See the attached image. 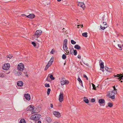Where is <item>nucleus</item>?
I'll list each match as a JSON object with an SVG mask.
<instances>
[{
  "instance_id": "obj_4",
  "label": "nucleus",
  "mask_w": 123,
  "mask_h": 123,
  "mask_svg": "<svg viewBox=\"0 0 123 123\" xmlns=\"http://www.w3.org/2000/svg\"><path fill=\"white\" fill-rule=\"evenodd\" d=\"M18 68L19 71H22L24 69V64L22 63H20L18 65Z\"/></svg>"
},
{
  "instance_id": "obj_44",
  "label": "nucleus",
  "mask_w": 123,
  "mask_h": 123,
  "mask_svg": "<svg viewBox=\"0 0 123 123\" xmlns=\"http://www.w3.org/2000/svg\"><path fill=\"white\" fill-rule=\"evenodd\" d=\"M73 50H74L73 48L72 49H71L70 51L71 54H73L72 53H73Z\"/></svg>"
},
{
  "instance_id": "obj_42",
  "label": "nucleus",
  "mask_w": 123,
  "mask_h": 123,
  "mask_svg": "<svg viewBox=\"0 0 123 123\" xmlns=\"http://www.w3.org/2000/svg\"><path fill=\"white\" fill-rule=\"evenodd\" d=\"M53 60H52V59H51L49 61V62L48 63H50H50H52L53 62Z\"/></svg>"
},
{
  "instance_id": "obj_64",
  "label": "nucleus",
  "mask_w": 123,
  "mask_h": 123,
  "mask_svg": "<svg viewBox=\"0 0 123 123\" xmlns=\"http://www.w3.org/2000/svg\"><path fill=\"white\" fill-rule=\"evenodd\" d=\"M80 26L79 25H77V26Z\"/></svg>"
},
{
  "instance_id": "obj_14",
  "label": "nucleus",
  "mask_w": 123,
  "mask_h": 123,
  "mask_svg": "<svg viewBox=\"0 0 123 123\" xmlns=\"http://www.w3.org/2000/svg\"><path fill=\"white\" fill-rule=\"evenodd\" d=\"M67 43H64L63 44V48L64 50L65 51H67V49L68 48L67 47Z\"/></svg>"
},
{
  "instance_id": "obj_11",
  "label": "nucleus",
  "mask_w": 123,
  "mask_h": 123,
  "mask_svg": "<svg viewBox=\"0 0 123 123\" xmlns=\"http://www.w3.org/2000/svg\"><path fill=\"white\" fill-rule=\"evenodd\" d=\"M34 109L33 106V105H30L26 109L27 111H31L33 110Z\"/></svg>"
},
{
  "instance_id": "obj_37",
  "label": "nucleus",
  "mask_w": 123,
  "mask_h": 123,
  "mask_svg": "<svg viewBox=\"0 0 123 123\" xmlns=\"http://www.w3.org/2000/svg\"><path fill=\"white\" fill-rule=\"evenodd\" d=\"M45 87H50L49 85L48 84H45Z\"/></svg>"
},
{
  "instance_id": "obj_54",
  "label": "nucleus",
  "mask_w": 123,
  "mask_h": 123,
  "mask_svg": "<svg viewBox=\"0 0 123 123\" xmlns=\"http://www.w3.org/2000/svg\"><path fill=\"white\" fill-rule=\"evenodd\" d=\"M80 26L81 28H82L83 27V25H80Z\"/></svg>"
},
{
  "instance_id": "obj_7",
  "label": "nucleus",
  "mask_w": 123,
  "mask_h": 123,
  "mask_svg": "<svg viewBox=\"0 0 123 123\" xmlns=\"http://www.w3.org/2000/svg\"><path fill=\"white\" fill-rule=\"evenodd\" d=\"M10 65L9 64H5L2 67L3 69L4 70H7L9 68Z\"/></svg>"
},
{
  "instance_id": "obj_39",
  "label": "nucleus",
  "mask_w": 123,
  "mask_h": 123,
  "mask_svg": "<svg viewBox=\"0 0 123 123\" xmlns=\"http://www.w3.org/2000/svg\"><path fill=\"white\" fill-rule=\"evenodd\" d=\"M31 43L35 47L36 46V44L35 42H32Z\"/></svg>"
},
{
  "instance_id": "obj_1",
  "label": "nucleus",
  "mask_w": 123,
  "mask_h": 123,
  "mask_svg": "<svg viewBox=\"0 0 123 123\" xmlns=\"http://www.w3.org/2000/svg\"><path fill=\"white\" fill-rule=\"evenodd\" d=\"M42 31L41 30H37L35 33V34L32 36L33 39L37 40V39L41 35Z\"/></svg>"
},
{
  "instance_id": "obj_9",
  "label": "nucleus",
  "mask_w": 123,
  "mask_h": 123,
  "mask_svg": "<svg viewBox=\"0 0 123 123\" xmlns=\"http://www.w3.org/2000/svg\"><path fill=\"white\" fill-rule=\"evenodd\" d=\"M24 96L25 97V98L27 100L29 101L30 100L31 98L30 94L28 93L25 94Z\"/></svg>"
},
{
  "instance_id": "obj_3",
  "label": "nucleus",
  "mask_w": 123,
  "mask_h": 123,
  "mask_svg": "<svg viewBox=\"0 0 123 123\" xmlns=\"http://www.w3.org/2000/svg\"><path fill=\"white\" fill-rule=\"evenodd\" d=\"M117 93V91L113 90L109 92L108 94L109 96V97L111 98V99H113L115 98V95Z\"/></svg>"
},
{
  "instance_id": "obj_40",
  "label": "nucleus",
  "mask_w": 123,
  "mask_h": 123,
  "mask_svg": "<svg viewBox=\"0 0 123 123\" xmlns=\"http://www.w3.org/2000/svg\"><path fill=\"white\" fill-rule=\"evenodd\" d=\"M67 43V39H65L63 43Z\"/></svg>"
},
{
  "instance_id": "obj_61",
  "label": "nucleus",
  "mask_w": 123,
  "mask_h": 123,
  "mask_svg": "<svg viewBox=\"0 0 123 123\" xmlns=\"http://www.w3.org/2000/svg\"><path fill=\"white\" fill-rule=\"evenodd\" d=\"M102 62V61L101 60H100L99 61V62Z\"/></svg>"
},
{
  "instance_id": "obj_25",
  "label": "nucleus",
  "mask_w": 123,
  "mask_h": 123,
  "mask_svg": "<svg viewBox=\"0 0 123 123\" xmlns=\"http://www.w3.org/2000/svg\"><path fill=\"white\" fill-rule=\"evenodd\" d=\"M87 32H85L82 34V35L83 36L85 37H87Z\"/></svg>"
},
{
  "instance_id": "obj_21",
  "label": "nucleus",
  "mask_w": 123,
  "mask_h": 123,
  "mask_svg": "<svg viewBox=\"0 0 123 123\" xmlns=\"http://www.w3.org/2000/svg\"><path fill=\"white\" fill-rule=\"evenodd\" d=\"M74 48L75 49L78 50H80L81 49V47L77 44L75 45L74 46Z\"/></svg>"
},
{
  "instance_id": "obj_55",
  "label": "nucleus",
  "mask_w": 123,
  "mask_h": 123,
  "mask_svg": "<svg viewBox=\"0 0 123 123\" xmlns=\"http://www.w3.org/2000/svg\"><path fill=\"white\" fill-rule=\"evenodd\" d=\"M25 76L26 77H28V75L27 74H27H26Z\"/></svg>"
},
{
  "instance_id": "obj_46",
  "label": "nucleus",
  "mask_w": 123,
  "mask_h": 123,
  "mask_svg": "<svg viewBox=\"0 0 123 123\" xmlns=\"http://www.w3.org/2000/svg\"><path fill=\"white\" fill-rule=\"evenodd\" d=\"M91 101L92 102H94L95 101V100L94 98H92L91 99Z\"/></svg>"
},
{
  "instance_id": "obj_6",
  "label": "nucleus",
  "mask_w": 123,
  "mask_h": 123,
  "mask_svg": "<svg viewBox=\"0 0 123 123\" xmlns=\"http://www.w3.org/2000/svg\"><path fill=\"white\" fill-rule=\"evenodd\" d=\"M63 92H60L59 96V100L60 102H62L63 100Z\"/></svg>"
},
{
  "instance_id": "obj_38",
  "label": "nucleus",
  "mask_w": 123,
  "mask_h": 123,
  "mask_svg": "<svg viewBox=\"0 0 123 123\" xmlns=\"http://www.w3.org/2000/svg\"><path fill=\"white\" fill-rule=\"evenodd\" d=\"M13 57V56L11 55H8L7 56V58H9V59H11L12 57Z\"/></svg>"
},
{
  "instance_id": "obj_52",
  "label": "nucleus",
  "mask_w": 123,
  "mask_h": 123,
  "mask_svg": "<svg viewBox=\"0 0 123 123\" xmlns=\"http://www.w3.org/2000/svg\"><path fill=\"white\" fill-rule=\"evenodd\" d=\"M53 49H52V50L50 52V53L52 54H53Z\"/></svg>"
},
{
  "instance_id": "obj_16",
  "label": "nucleus",
  "mask_w": 123,
  "mask_h": 123,
  "mask_svg": "<svg viewBox=\"0 0 123 123\" xmlns=\"http://www.w3.org/2000/svg\"><path fill=\"white\" fill-rule=\"evenodd\" d=\"M51 64L52 63H48L45 67L44 68V70L45 71L46 70Z\"/></svg>"
},
{
  "instance_id": "obj_19",
  "label": "nucleus",
  "mask_w": 123,
  "mask_h": 123,
  "mask_svg": "<svg viewBox=\"0 0 123 123\" xmlns=\"http://www.w3.org/2000/svg\"><path fill=\"white\" fill-rule=\"evenodd\" d=\"M78 80L79 81L80 84V85L83 87V83L82 82V81L80 79V78H78Z\"/></svg>"
},
{
  "instance_id": "obj_59",
  "label": "nucleus",
  "mask_w": 123,
  "mask_h": 123,
  "mask_svg": "<svg viewBox=\"0 0 123 123\" xmlns=\"http://www.w3.org/2000/svg\"><path fill=\"white\" fill-rule=\"evenodd\" d=\"M24 73L25 74H27V72H24Z\"/></svg>"
},
{
  "instance_id": "obj_51",
  "label": "nucleus",
  "mask_w": 123,
  "mask_h": 123,
  "mask_svg": "<svg viewBox=\"0 0 123 123\" xmlns=\"http://www.w3.org/2000/svg\"><path fill=\"white\" fill-rule=\"evenodd\" d=\"M78 58L80 59L81 58V56L80 55H78L77 56Z\"/></svg>"
},
{
  "instance_id": "obj_57",
  "label": "nucleus",
  "mask_w": 123,
  "mask_h": 123,
  "mask_svg": "<svg viewBox=\"0 0 123 123\" xmlns=\"http://www.w3.org/2000/svg\"><path fill=\"white\" fill-rule=\"evenodd\" d=\"M53 59H54V57H52L51 59L52 60H53Z\"/></svg>"
},
{
  "instance_id": "obj_56",
  "label": "nucleus",
  "mask_w": 123,
  "mask_h": 123,
  "mask_svg": "<svg viewBox=\"0 0 123 123\" xmlns=\"http://www.w3.org/2000/svg\"><path fill=\"white\" fill-rule=\"evenodd\" d=\"M54 123H60L57 121L55 122Z\"/></svg>"
},
{
  "instance_id": "obj_62",
  "label": "nucleus",
  "mask_w": 123,
  "mask_h": 123,
  "mask_svg": "<svg viewBox=\"0 0 123 123\" xmlns=\"http://www.w3.org/2000/svg\"><path fill=\"white\" fill-rule=\"evenodd\" d=\"M123 82V81H121V82Z\"/></svg>"
},
{
  "instance_id": "obj_23",
  "label": "nucleus",
  "mask_w": 123,
  "mask_h": 123,
  "mask_svg": "<svg viewBox=\"0 0 123 123\" xmlns=\"http://www.w3.org/2000/svg\"><path fill=\"white\" fill-rule=\"evenodd\" d=\"M48 76H49L50 78L52 80H54L55 79L54 77L53 76V75L51 74H49Z\"/></svg>"
},
{
  "instance_id": "obj_45",
  "label": "nucleus",
  "mask_w": 123,
  "mask_h": 123,
  "mask_svg": "<svg viewBox=\"0 0 123 123\" xmlns=\"http://www.w3.org/2000/svg\"><path fill=\"white\" fill-rule=\"evenodd\" d=\"M21 15L22 16H26V17H27V18H29V15H27V16H26V15H25V14H21Z\"/></svg>"
},
{
  "instance_id": "obj_18",
  "label": "nucleus",
  "mask_w": 123,
  "mask_h": 123,
  "mask_svg": "<svg viewBox=\"0 0 123 123\" xmlns=\"http://www.w3.org/2000/svg\"><path fill=\"white\" fill-rule=\"evenodd\" d=\"M15 74L16 75L19 76L22 74V73L19 71H16L15 72Z\"/></svg>"
},
{
  "instance_id": "obj_13",
  "label": "nucleus",
  "mask_w": 123,
  "mask_h": 123,
  "mask_svg": "<svg viewBox=\"0 0 123 123\" xmlns=\"http://www.w3.org/2000/svg\"><path fill=\"white\" fill-rule=\"evenodd\" d=\"M118 46L120 48L119 49L121 50L122 49V47L123 46V43L121 41L118 44Z\"/></svg>"
},
{
  "instance_id": "obj_10",
  "label": "nucleus",
  "mask_w": 123,
  "mask_h": 123,
  "mask_svg": "<svg viewBox=\"0 0 123 123\" xmlns=\"http://www.w3.org/2000/svg\"><path fill=\"white\" fill-rule=\"evenodd\" d=\"M53 113L55 116L59 118L61 117L60 114L59 112L56 111H54Z\"/></svg>"
},
{
  "instance_id": "obj_8",
  "label": "nucleus",
  "mask_w": 123,
  "mask_h": 123,
  "mask_svg": "<svg viewBox=\"0 0 123 123\" xmlns=\"http://www.w3.org/2000/svg\"><path fill=\"white\" fill-rule=\"evenodd\" d=\"M78 5L79 6H80L82 7L83 10L85 8V5L84 3L82 2H79L78 4Z\"/></svg>"
},
{
  "instance_id": "obj_35",
  "label": "nucleus",
  "mask_w": 123,
  "mask_h": 123,
  "mask_svg": "<svg viewBox=\"0 0 123 123\" xmlns=\"http://www.w3.org/2000/svg\"><path fill=\"white\" fill-rule=\"evenodd\" d=\"M122 75H121V76L120 77V78H118V79H119V80H121V79L123 80V74H122Z\"/></svg>"
},
{
  "instance_id": "obj_20",
  "label": "nucleus",
  "mask_w": 123,
  "mask_h": 123,
  "mask_svg": "<svg viewBox=\"0 0 123 123\" xmlns=\"http://www.w3.org/2000/svg\"><path fill=\"white\" fill-rule=\"evenodd\" d=\"M29 18L33 19L35 17V15L33 14H30L29 15Z\"/></svg>"
},
{
  "instance_id": "obj_36",
  "label": "nucleus",
  "mask_w": 123,
  "mask_h": 123,
  "mask_svg": "<svg viewBox=\"0 0 123 123\" xmlns=\"http://www.w3.org/2000/svg\"><path fill=\"white\" fill-rule=\"evenodd\" d=\"M103 25H104V26H107V27L108 26V25H107V23L106 22H103Z\"/></svg>"
},
{
  "instance_id": "obj_29",
  "label": "nucleus",
  "mask_w": 123,
  "mask_h": 123,
  "mask_svg": "<svg viewBox=\"0 0 123 123\" xmlns=\"http://www.w3.org/2000/svg\"><path fill=\"white\" fill-rule=\"evenodd\" d=\"M107 27V26H104V27L102 26L101 25H100V28L101 29L103 30H104L105 28Z\"/></svg>"
},
{
  "instance_id": "obj_63",
  "label": "nucleus",
  "mask_w": 123,
  "mask_h": 123,
  "mask_svg": "<svg viewBox=\"0 0 123 123\" xmlns=\"http://www.w3.org/2000/svg\"><path fill=\"white\" fill-rule=\"evenodd\" d=\"M68 53H69V51H68Z\"/></svg>"
},
{
  "instance_id": "obj_49",
  "label": "nucleus",
  "mask_w": 123,
  "mask_h": 123,
  "mask_svg": "<svg viewBox=\"0 0 123 123\" xmlns=\"http://www.w3.org/2000/svg\"><path fill=\"white\" fill-rule=\"evenodd\" d=\"M104 19H105V17H104V16L102 18V22H103V21L104 20Z\"/></svg>"
},
{
  "instance_id": "obj_33",
  "label": "nucleus",
  "mask_w": 123,
  "mask_h": 123,
  "mask_svg": "<svg viewBox=\"0 0 123 123\" xmlns=\"http://www.w3.org/2000/svg\"><path fill=\"white\" fill-rule=\"evenodd\" d=\"M73 51L74 55H76L77 54V52L76 50V49H74Z\"/></svg>"
},
{
  "instance_id": "obj_15",
  "label": "nucleus",
  "mask_w": 123,
  "mask_h": 123,
  "mask_svg": "<svg viewBox=\"0 0 123 123\" xmlns=\"http://www.w3.org/2000/svg\"><path fill=\"white\" fill-rule=\"evenodd\" d=\"M17 84L18 86H22L23 85V83L22 81H19L18 82Z\"/></svg>"
},
{
  "instance_id": "obj_53",
  "label": "nucleus",
  "mask_w": 123,
  "mask_h": 123,
  "mask_svg": "<svg viewBox=\"0 0 123 123\" xmlns=\"http://www.w3.org/2000/svg\"><path fill=\"white\" fill-rule=\"evenodd\" d=\"M38 123H41V122L40 121H38Z\"/></svg>"
},
{
  "instance_id": "obj_22",
  "label": "nucleus",
  "mask_w": 123,
  "mask_h": 123,
  "mask_svg": "<svg viewBox=\"0 0 123 123\" xmlns=\"http://www.w3.org/2000/svg\"><path fill=\"white\" fill-rule=\"evenodd\" d=\"M46 121L49 123L50 122L52 121V120L50 118L47 117L46 118Z\"/></svg>"
},
{
  "instance_id": "obj_41",
  "label": "nucleus",
  "mask_w": 123,
  "mask_h": 123,
  "mask_svg": "<svg viewBox=\"0 0 123 123\" xmlns=\"http://www.w3.org/2000/svg\"><path fill=\"white\" fill-rule=\"evenodd\" d=\"M83 76L84 78H86V80H88V79L87 76L85 74H84L83 75Z\"/></svg>"
},
{
  "instance_id": "obj_12",
  "label": "nucleus",
  "mask_w": 123,
  "mask_h": 123,
  "mask_svg": "<svg viewBox=\"0 0 123 123\" xmlns=\"http://www.w3.org/2000/svg\"><path fill=\"white\" fill-rule=\"evenodd\" d=\"M100 66L101 69L104 72L103 69L104 68V63L103 62H101L100 64Z\"/></svg>"
},
{
  "instance_id": "obj_47",
  "label": "nucleus",
  "mask_w": 123,
  "mask_h": 123,
  "mask_svg": "<svg viewBox=\"0 0 123 123\" xmlns=\"http://www.w3.org/2000/svg\"><path fill=\"white\" fill-rule=\"evenodd\" d=\"M109 68L107 67H105V70L107 71H108Z\"/></svg>"
},
{
  "instance_id": "obj_43",
  "label": "nucleus",
  "mask_w": 123,
  "mask_h": 123,
  "mask_svg": "<svg viewBox=\"0 0 123 123\" xmlns=\"http://www.w3.org/2000/svg\"><path fill=\"white\" fill-rule=\"evenodd\" d=\"M49 76L46 78V81H49Z\"/></svg>"
},
{
  "instance_id": "obj_58",
  "label": "nucleus",
  "mask_w": 123,
  "mask_h": 123,
  "mask_svg": "<svg viewBox=\"0 0 123 123\" xmlns=\"http://www.w3.org/2000/svg\"><path fill=\"white\" fill-rule=\"evenodd\" d=\"M61 1V0H57V1L58 2H60Z\"/></svg>"
},
{
  "instance_id": "obj_27",
  "label": "nucleus",
  "mask_w": 123,
  "mask_h": 123,
  "mask_svg": "<svg viewBox=\"0 0 123 123\" xmlns=\"http://www.w3.org/2000/svg\"><path fill=\"white\" fill-rule=\"evenodd\" d=\"M108 106L110 107H112L113 105L111 103H108Z\"/></svg>"
},
{
  "instance_id": "obj_48",
  "label": "nucleus",
  "mask_w": 123,
  "mask_h": 123,
  "mask_svg": "<svg viewBox=\"0 0 123 123\" xmlns=\"http://www.w3.org/2000/svg\"><path fill=\"white\" fill-rule=\"evenodd\" d=\"M50 107L51 108H52L53 107V105L52 104H50Z\"/></svg>"
},
{
  "instance_id": "obj_2",
  "label": "nucleus",
  "mask_w": 123,
  "mask_h": 123,
  "mask_svg": "<svg viewBox=\"0 0 123 123\" xmlns=\"http://www.w3.org/2000/svg\"><path fill=\"white\" fill-rule=\"evenodd\" d=\"M41 117V115L38 114H37L31 116L30 117V119L32 120L37 121L39 120Z\"/></svg>"
},
{
  "instance_id": "obj_34",
  "label": "nucleus",
  "mask_w": 123,
  "mask_h": 123,
  "mask_svg": "<svg viewBox=\"0 0 123 123\" xmlns=\"http://www.w3.org/2000/svg\"><path fill=\"white\" fill-rule=\"evenodd\" d=\"M71 42L72 44H75L76 43V42L72 40H71Z\"/></svg>"
},
{
  "instance_id": "obj_26",
  "label": "nucleus",
  "mask_w": 123,
  "mask_h": 123,
  "mask_svg": "<svg viewBox=\"0 0 123 123\" xmlns=\"http://www.w3.org/2000/svg\"><path fill=\"white\" fill-rule=\"evenodd\" d=\"M20 123H25V120L23 119H21L19 122Z\"/></svg>"
},
{
  "instance_id": "obj_17",
  "label": "nucleus",
  "mask_w": 123,
  "mask_h": 123,
  "mask_svg": "<svg viewBox=\"0 0 123 123\" xmlns=\"http://www.w3.org/2000/svg\"><path fill=\"white\" fill-rule=\"evenodd\" d=\"M98 102L100 104L104 103L105 102V100L103 99H99Z\"/></svg>"
},
{
  "instance_id": "obj_5",
  "label": "nucleus",
  "mask_w": 123,
  "mask_h": 123,
  "mask_svg": "<svg viewBox=\"0 0 123 123\" xmlns=\"http://www.w3.org/2000/svg\"><path fill=\"white\" fill-rule=\"evenodd\" d=\"M61 83L62 85H64L68 84L69 83V82L68 80H66L65 78H63L61 80Z\"/></svg>"
},
{
  "instance_id": "obj_30",
  "label": "nucleus",
  "mask_w": 123,
  "mask_h": 123,
  "mask_svg": "<svg viewBox=\"0 0 123 123\" xmlns=\"http://www.w3.org/2000/svg\"><path fill=\"white\" fill-rule=\"evenodd\" d=\"M5 74H4L2 73H1L0 74V77L3 78V77L4 76H5Z\"/></svg>"
},
{
  "instance_id": "obj_50",
  "label": "nucleus",
  "mask_w": 123,
  "mask_h": 123,
  "mask_svg": "<svg viewBox=\"0 0 123 123\" xmlns=\"http://www.w3.org/2000/svg\"><path fill=\"white\" fill-rule=\"evenodd\" d=\"M113 89H114L113 90L117 91V89H116V88L115 87V86H113Z\"/></svg>"
},
{
  "instance_id": "obj_24",
  "label": "nucleus",
  "mask_w": 123,
  "mask_h": 123,
  "mask_svg": "<svg viewBox=\"0 0 123 123\" xmlns=\"http://www.w3.org/2000/svg\"><path fill=\"white\" fill-rule=\"evenodd\" d=\"M84 101L85 103H89V100L87 99L85 97H84Z\"/></svg>"
},
{
  "instance_id": "obj_31",
  "label": "nucleus",
  "mask_w": 123,
  "mask_h": 123,
  "mask_svg": "<svg viewBox=\"0 0 123 123\" xmlns=\"http://www.w3.org/2000/svg\"><path fill=\"white\" fill-rule=\"evenodd\" d=\"M62 58L64 60L66 58V55L64 54L62 56Z\"/></svg>"
},
{
  "instance_id": "obj_28",
  "label": "nucleus",
  "mask_w": 123,
  "mask_h": 123,
  "mask_svg": "<svg viewBox=\"0 0 123 123\" xmlns=\"http://www.w3.org/2000/svg\"><path fill=\"white\" fill-rule=\"evenodd\" d=\"M121 75H122V74H117V75H114V76H115V77H117L120 78Z\"/></svg>"
},
{
  "instance_id": "obj_60",
  "label": "nucleus",
  "mask_w": 123,
  "mask_h": 123,
  "mask_svg": "<svg viewBox=\"0 0 123 123\" xmlns=\"http://www.w3.org/2000/svg\"><path fill=\"white\" fill-rule=\"evenodd\" d=\"M92 86H93V88H94V86H95L94 85H93V84Z\"/></svg>"
},
{
  "instance_id": "obj_32",
  "label": "nucleus",
  "mask_w": 123,
  "mask_h": 123,
  "mask_svg": "<svg viewBox=\"0 0 123 123\" xmlns=\"http://www.w3.org/2000/svg\"><path fill=\"white\" fill-rule=\"evenodd\" d=\"M51 91V89L50 88H48L47 89V92L48 95H49L50 93V92Z\"/></svg>"
}]
</instances>
